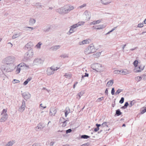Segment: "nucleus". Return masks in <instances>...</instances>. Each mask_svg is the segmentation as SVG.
I'll use <instances>...</instances> for the list:
<instances>
[{"instance_id": "cd10ccee", "label": "nucleus", "mask_w": 146, "mask_h": 146, "mask_svg": "<svg viewBox=\"0 0 146 146\" xmlns=\"http://www.w3.org/2000/svg\"><path fill=\"white\" fill-rule=\"evenodd\" d=\"M51 26L50 25H48L44 28V31H48L50 28Z\"/></svg>"}, {"instance_id": "20e7f679", "label": "nucleus", "mask_w": 146, "mask_h": 146, "mask_svg": "<svg viewBox=\"0 0 146 146\" xmlns=\"http://www.w3.org/2000/svg\"><path fill=\"white\" fill-rule=\"evenodd\" d=\"M7 110L5 109H3L2 111L1 115H2L0 119V122H1L5 121L7 119L8 115L6 112Z\"/></svg>"}, {"instance_id": "e2e57ef3", "label": "nucleus", "mask_w": 146, "mask_h": 146, "mask_svg": "<svg viewBox=\"0 0 146 146\" xmlns=\"http://www.w3.org/2000/svg\"><path fill=\"white\" fill-rule=\"evenodd\" d=\"M129 105V104L128 102H126L125 103L124 106L126 108L127 107V106Z\"/></svg>"}, {"instance_id": "680f3d73", "label": "nucleus", "mask_w": 146, "mask_h": 146, "mask_svg": "<svg viewBox=\"0 0 146 146\" xmlns=\"http://www.w3.org/2000/svg\"><path fill=\"white\" fill-rule=\"evenodd\" d=\"M21 105H22L23 106H24L25 107L26 106V105H25V102L24 100H23L22 102V104Z\"/></svg>"}, {"instance_id": "a19ab883", "label": "nucleus", "mask_w": 146, "mask_h": 146, "mask_svg": "<svg viewBox=\"0 0 146 146\" xmlns=\"http://www.w3.org/2000/svg\"><path fill=\"white\" fill-rule=\"evenodd\" d=\"M41 43L40 42H39L36 46L37 48H40L41 47Z\"/></svg>"}, {"instance_id": "39448f33", "label": "nucleus", "mask_w": 146, "mask_h": 146, "mask_svg": "<svg viewBox=\"0 0 146 146\" xmlns=\"http://www.w3.org/2000/svg\"><path fill=\"white\" fill-rule=\"evenodd\" d=\"M7 69L5 65H2L0 67V76L4 77L5 76L4 72H8L7 71Z\"/></svg>"}, {"instance_id": "4c0bfd02", "label": "nucleus", "mask_w": 146, "mask_h": 146, "mask_svg": "<svg viewBox=\"0 0 146 146\" xmlns=\"http://www.w3.org/2000/svg\"><path fill=\"white\" fill-rule=\"evenodd\" d=\"M21 70V68H20V67H19V66H17V68L16 70V72L17 74H18L20 72Z\"/></svg>"}, {"instance_id": "37998d69", "label": "nucleus", "mask_w": 146, "mask_h": 146, "mask_svg": "<svg viewBox=\"0 0 146 146\" xmlns=\"http://www.w3.org/2000/svg\"><path fill=\"white\" fill-rule=\"evenodd\" d=\"M114 73L115 74H120L121 70H115L114 71Z\"/></svg>"}, {"instance_id": "393cba45", "label": "nucleus", "mask_w": 146, "mask_h": 146, "mask_svg": "<svg viewBox=\"0 0 146 146\" xmlns=\"http://www.w3.org/2000/svg\"><path fill=\"white\" fill-rule=\"evenodd\" d=\"M101 3L104 5H107L109 4L111 2L107 1V0H101Z\"/></svg>"}, {"instance_id": "b1692460", "label": "nucleus", "mask_w": 146, "mask_h": 146, "mask_svg": "<svg viewBox=\"0 0 146 146\" xmlns=\"http://www.w3.org/2000/svg\"><path fill=\"white\" fill-rule=\"evenodd\" d=\"M144 76V75H143L141 76H138L136 77H135V79L137 82H139Z\"/></svg>"}, {"instance_id": "412c9836", "label": "nucleus", "mask_w": 146, "mask_h": 146, "mask_svg": "<svg viewBox=\"0 0 146 146\" xmlns=\"http://www.w3.org/2000/svg\"><path fill=\"white\" fill-rule=\"evenodd\" d=\"M128 74V72L126 70H121L120 74L126 75Z\"/></svg>"}, {"instance_id": "6ab92c4d", "label": "nucleus", "mask_w": 146, "mask_h": 146, "mask_svg": "<svg viewBox=\"0 0 146 146\" xmlns=\"http://www.w3.org/2000/svg\"><path fill=\"white\" fill-rule=\"evenodd\" d=\"M114 81L113 80H111L109 81L106 84V86L108 87L111 86L113 84Z\"/></svg>"}, {"instance_id": "49530a36", "label": "nucleus", "mask_w": 146, "mask_h": 146, "mask_svg": "<svg viewBox=\"0 0 146 146\" xmlns=\"http://www.w3.org/2000/svg\"><path fill=\"white\" fill-rule=\"evenodd\" d=\"M107 122H104L101 125V127H103L105 126L108 127V125H107Z\"/></svg>"}, {"instance_id": "0e129e2a", "label": "nucleus", "mask_w": 146, "mask_h": 146, "mask_svg": "<svg viewBox=\"0 0 146 146\" xmlns=\"http://www.w3.org/2000/svg\"><path fill=\"white\" fill-rule=\"evenodd\" d=\"M146 112V110L145 109H144L143 110L141 111V113L142 114H143L145 113Z\"/></svg>"}, {"instance_id": "a18cd8bd", "label": "nucleus", "mask_w": 146, "mask_h": 146, "mask_svg": "<svg viewBox=\"0 0 146 146\" xmlns=\"http://www.w3.org/2000/svg\"><path fill=\"white\" fill-rule=\"evenodd\" d=\"M86 3H84L82 5L79 6L78 8L82 9L84 7H86Z\"/></svg>"}, {"instance_id": "58836bf2", "label": "nucleus", "mask_w": 146, "mask_h": 146, "mask_svg": "<svg viewBox=\"0 0 146 146\" xmlns=\"http://www.w3.org/2000/svg\"><path fill=\"white\" fill-rule=\"evenodd\" d=\"M123 90L121 89H119L117 91L115 92V94L116 95L118 94H119L121 92H122Z\"/></svg>"}, {"instance_id": "c03bdc74", "label": "nucleus", "mask_w": 146, "mask_h": 146, "mask_svg": "<svg viewBox=\"0 0 146 146\" xmlns=\"http://www.w3.org/2000/svg\"><path fill=\"white\" fill-rule=\"evenodd\" d=\"M20 81L16 79H14L12 82L13 84L18 83H19Z\"/></svg>"}, {"instance_id": "4468645a", "label": "nucleus", "mask_w": 146, "mask_h": 146, "mask_svg": "<svg viewBox=\"0 0 146 146\" xmlns=\"http://www.w3.org/2000/svg\"><path fill=\"white\" fill-rule=\"evenodd\" d=\"M89 39H87L84 40L80 42H79V45H81L82 44H87L88 43H89Z\"/></svg>"}, {"instance_id": "1a4fd4ad", "label": "nucleus", "mask_w": 146, "mask_h": 146, "mask_svg": "<svg viewBox=\"0 0 146 146\" xmlns=\"http://www.w3.org/2000/svg\"><path fill=\"white\" fill-rule=\"evenodd\" d=\"M44 127V126L42 123L38 124L37 126L35 127V129L37 131L41 130Z\"/></svg>"}, {"instance_id": "aec40b11", "label": "nucleus", "mask_w": 146, "mask_h": 146, "mask_svg": "<svg viewBox=\"0 0 146 146\" xmlns=\"http://www.w3.org/2000/svg\"><path fill=\"white\" fill-rule=\"evenodd\" d=\"M141 66H139L137 67H135V68L134 70V71L135 72H139L141 71L142 70H141V69L140 68Z\"/></svg>"}, {"instance_id": "774afa93", "label": "nucleus", "mask_w": 146, "mask_h": 146, "mask_svg": "<svg viewBox=\"0 0 146 146\" xmlns=\"http://www.w3.org/2000/svg\"><path fill=\"white\" fill-rule=\"evenodd\" d=\"M130 104L129 105V107H131L134 105V103H133V101H131L130 103Z\"/></svg>"}, {"instance_id": "3c124183", "label": "nucleus", "mask_w": 146, "mask_h": 146, "mask_svg": "<svg viewBox=\"0 0 146 146\" xmlns=\"http://www.w3.org/2000/svg\"><path fill=\"white\" fill-rule=\"evenodd\" d=\"M33 146H40L41 144L39 143H35L33 144Z\"/></svg>"}, {"instance_id": "bb28decb", "label": "nucleus", "mask_w": 146, "mask_h": 146, "mask_svg": "<svg viewBox=\"0 0 146 146\" xmlns=\"http://www.w3.org/2000/svg\"><path fill=\"white\" fill-rule=\"evenodd\" d=\"M34 6L37 7L38 8H41L42 5L40 3H36L35 5Z\"/></svg>"}, {"instance_id": "423d86ee", "label": "nucleus", "mask_w": 146, "mask_h": 146, "mask_svg": "<svg viewBox=\"0 0 146 146\" xmlns=\"http://www.w3.org/2000/svg\"><path fill=\"white\" fill-rule=\"evenodd\" d=\"M33 53L32 51H30L25 53V58L26 60H28L31 58L33 56Z\"/></svg>"}, {"instance_id": "6e6d98bb", "label": "nucleus", "mask_w": 146, "mask_h": 146, "mask_svg": "<svg viewBox=\"0 0 146 146\" xmlns=\"http://www.w3.org/2000/svg\"><path fill=\"white\" fill-rule=\"evenodd\" d=\"M90 145V143H87L82 145L81 146H88Z\"/></svg>"}, {"instance_id": "a211bd4d", "label": "nucleus", "mask_w": 146, "mask_h": 146, "mask_svg": "<svg viewBox=\"0 0 146 146\" xmlns=\"http://www.w3.org/2000/svg\"><path fill=\"white\" fill-rule=\"evenodd\" d=\"M84 92L83 91H82L78 93L77 96L76 98L78 100L80 99L81 97L84 94Z\"/></svg>"}, {"instance_id": "4d7b16f0", "label": "nucleus", "mask_w": 146, "mask_h": 146, "mask_svg": "<svg viewBox=\"0 0 146 146\" xmlns=\"http://www.w3.org/2000/svg\"><path fill=\"white\" fill-rule=\"evenodd\" d=\"M115 93V90H114V88H112L111 90V94L112 95H113Z\"/></svg>"}, {"instance_id": "72a5a7b5", "label": "nucleus", "mask_w": 146, "mask_h": 146, "mask_svg": "<svg viewBox=\"0 0 146 146\" xmlns=\"http://www.w3.org/2000/svg\"><path fill=\"white\" fill-rule=\"evenodd\" d=\"M84 13L86 16V18L88 19H90V17L88 11H85Z\"/></svg>"}, {"instance_id": "2f4dec72", "label": "nucleus", "mask_w": 146, "mask_h": 146, "mask_svg": "<svg viewBox=\"0 0 146 146\" xmlns=\"http://www.w3.org/2000/svg\"><path fill=\"white\" fill-rule=\"evenodd\" d=\"M14 143V141H10L6 144L5 146H12Z\"/></svg>"}, {"instance_id": "6e6552de", "label": "nucleus", "mask_w": 146, "mask_h": 146, "mask_svg": "<svg viewBox=\"0 0 146 146\" xmlns=\"http://www.w3.org/2000/svg\"><path fill=\"white\" fill-rule=\"evenodd\" d=\"M55 68H54L52 67L47 68V74L48 75H50L54 73V71H55Z\"/></svg>"}, {"instance_id": "4be33fe9", "label": "nucleus", "mask_w": 146, "mask_h": 146, "mask_svg": "<svg viewBox=\"0 0 146 146\" xmlns=\"http://www.w3.org/2000/svg\"><path fill=\"white\" fill-rule=\"evenodd\" d=\"M70 112V110L68 108H66L64 111L65 115V117H66L68 114Z\"/></svg>"}, {"instance_id": "c9c22d12", "label": "nucleus", "mask_w": 146, "mask_h": 146, "mask_svg": "<svg viewBox=\"0 0 146 146\" xmlns=\"http://www.w3.org/2000/svg\"><path fill=\"white\" fill-rule=\"evenodd\" d=\"M18 66V67L19 66L20 67H22L23 66H26L27 67H29V66H27L24 63H21V64H19Z\"/></svg>"}, {"instance_id": "69168bd1", "label": "nucleus", "mask_w": 146, "mask_h": 146, "mask_svg": "<svg viewBox=\"0 0 146 146\" xmlns=\"http://www.w3.org/2000/svg\"><path fill=\"white\" fill-rule=\"evenodd\" d=\"M101 52H98L96 53V54L97 55V57H99L100 56V55H101Z\"/></svg>"}, {"instance_id": "5fc2aeb1", "label": "nucleus", "mask_w": 146, "mask_h": 146, "mask_svg": "<svg viewBox=\"0 0 146 146\" xmlns=\"http://www.w3.org/2000/svg\"><path fill=\"white\" fill-rule=\"evenodd\" d=\"M95 67H97L101 68L102 67V65L100 64H95Z\"/></svg>"}, {"instance_id": "8fccbe9b", "label": "nucleus", "mask_w": 146, "mask_h": 146, "mask_svg": "<svg viewBox=\"0 0 146 146\" xmlns=\"http://www.w3.org/2000/svg\"><path fill=\"white\" fill-rule=\"evenodd\" d=\"M103 99H104V97H100L99 98H98L97 99L96 101L97 102H100L102 100H103Z\"/></svg>"}, {"instance_id": "e433bc0d", "label": "nucleus", "mask_w": 146, "mask_h": 146, "mask_svg": "<svg viewBox=\"0 0 146 146\" xmlns=\"http://www.w3.org/2000/svg\"><path fill=\"white\" fill-rule=\"evenodd\" d=\"M90 137V136L86 135H82L81 136V138L82 139H87Z\"/></svg>"}, {"instance_id": "9b49d317", "label": "nucleus", "mask_w": 146, "mask_h": 146, "mask_svg": "<svg viewBox=\"0 0 146 146\" xmlns=\"http://www.w3.org/2000/svg\"><path fill=\"white\" fill-rule=\"evenodd\" d=\"M22 95L23 98L26 100L29 99L31 97L30 94L27 92H24L22 94Z\"/></svg>"}, {"instance_id": "9d476101", "label": "nucleus", "mask_w": 146, "mask_h": 146, "mask_svg": "<svg viewBox=\"0 0 146 146\" xmlns=\"http://www.w3.org/2000/svg\"><path fill=\"white\" fill-rule=\"evenodd\" d=\"M57 112L55 108H52L50 109L49 115L50 116H54Z\"/></svg>"}, {"instance_id": "13d9d810", "label": "nucleus", "mask_w": 146, "mask_h": 146, "mask_svg": "<svg viewBox=\"0 0 146 146\" xmlns=\"http://www.w3.org/2000/svg\"><path fill=\"white\" fill-rule=\"evenodd\" d=\"M143 23H140L138 24L137 27H142L143 26Z\"/></svg>"}, {"instance_id": "603ef678", "label": "nucleus", "mask_w": 146, "mask_h": 146, "mask_svg": "<svg viewBox=\"0 0 146 146\" xmlns=\"http://www.w3.org/2000/svg\"><path fill=\"white\" fill-rule=\"evenodd\" d=\"M117 27H115L114 28H113L112 30H111L110 31H109L108 33H107L106 34V35H108L109 34V33H110L111 32H112L113 31H114L115 28H116Z\"/></svg>"}, {"instance_id": "f3484780", "label": "nucleus", "mask_w": 146, "mask_h": 146, "mask_svg": "<svg viewBox=\"0 0 146 146\" xmlns=\"http://www.w3.org/2000/svg\"><path fill=\"white\" fill-rule=\"evenodd\" d=\"M22 34V33H18L15 34L14 35L12 36V38L13 39H15L17 38L18 37L20 36Z\"/></svg>"}, {"instance_id": "5701e85b", "label": "nucleus", "mask_w": 146, "mask_h": 146, "mask_svg": "<svg viewBox=\"0 0 146 146\" xmlns=\"http://www.w3.org/2000/svg\"><path fill=\"white\" fill-rule=\"evenodd\" d=\"M101 20H98L96 21H93L90 23V25H95L97 24H99L101 22Z\"/></svg>"}, {"instance_id": "c85d7f7f", "label": "nucleus", "mask_w": 146, "mask_h": 146, "mask_svg": "<svg viewBox=\"0 0 146 146\" xmlns=\"http://www.w3.org/2000/svg\"><path fill=\"white\" fill-rule=\"evenodd\" d=\"M115 113V114L117 116H119L122 113L121 112L120 110L119 109H118L116 110Z\"/></svg>"}, {"instance_id": "dca6fc26", "label": "nucleus", "mask_w": 146, "mask_h": 146, "mask_svg": "<svg viewBox=\"0 0 146 146\" xmlns=\"http://www.w3.org/2000/svg\"><path fill=\"white\" fill-rule=\"evenodd\" d=\"M35 20L33 18H31L29 19V24L31 25H33L35 23Z\"/></svg>"}, {"instance_id": "f03ea898", "label": "nucleus", "mask_w": 146, "mask_h": 146, "mask_svg": "<svg viewBox=\"0 0 146 146\" xmlns=\"http://www.w3.org/2000/svg\"><path fill=\"white\" fill-rule=\"evenodd\" d=\"M73 6H71L69 5L64 6L56 10V11L60 14H65L68 13L71 10L74 9Z\"/></svg>"}, {"instance_id": "79ce46f5", "label": "nucleus", "mask_w": 146, "mask_h": 146, "mask_svg": "<svg viewBox=\"0 0 146 146\" xmlns=\"http://www.w3.org/2000/svg\"><path fill=\"white\" fill-rule=\"evenodd\" d=\"M138 61H137V60H135L133 62V64L134 66L135 67H136L137 66V64H138Z\"/></svg>"}, {"instance_id": "7c9ffc66", "label": "nucleus", "mask_w": 146, "mask_h": 146, "mask_svg": "<svg viewBox=\"0 0 146 146\" xmlns=\"http://www.w3.org/2000/svg\"><path fill=\"white\" fill-rule=\"evenodd\" d=\"M66 78H71L72 76L71 74L69 73H65V74L64 76Z\"/></svg>"}, {"instance_id": "c756f323", "label": "nucleus", "mask_w": 146, "mask_h": 146, "mask_svg": "<svg viewBox=\"0 0 146 146\" xmlns=\"http://www.w3.org/2000/svg\"><path fill=\"white\" fill-rule=\"evenodd\" d=\"M69 121L68 120H65L64 121L62 122V126L63 127H65L66 125L67 124V122Z\"/></svg>"}, {"instance_id": "f704fd0d", "label": "nucleus", "mask_w": 146, "mask_h": 146, "mask_svg": "<svg viewBox=\"0 0 146 146\" xmlns=\"http://www.w3.org/2000/svg\"><path fill=\"white\" fill-rule=\"evenodd\" d=\"M98 27L96 28H94L96 29H97V30H100V29H103V28H104L105 27L104 25H100L99 26H98Z\"/></svg>"}, {"instance_id": "473e14b6", "label": "nucleus", "mask_w": 146, "mask_h": 146, "mask_svg": "<svg viewBox=\"0 0 146 146\" xmlns=\"http://www.w3.org/2000/svg\"><path fill=\"white\" fill-rule=\"evenodd\" d=\"M60 56L62 58H68L69 57V55L68 54H62Z\"/></svg>"}, {"instance_id": "f8f14e48", "label": "nucleus", "mask_w": 146, "mask_h": 146, "mask_svg": "<svg viewBox=\"0 0 146 146\" xmlns=\"http://www.w3.org/2000/svg\"><path fill=\"white\" fill-rule=\"evenodd\" d=\"M84 23V22H79L77 24L72 25L70 27L72 28L73 29H74L78 27V26H80L82 25H83Z\"/></svg>"}, {"instance_id": "2eb2a0df", "label": "nucleus", "mask_w": 146, "mask_h": 146, "mask_svg": "<svg viewBox=\"0 0 146 146\" xmlns=\"http://www.w3.org/2000/svg\"><path fill=\"white\" fill-rule=\"evenodd\" d=\"M60 45L53 46L51 48V49L53 51H56L60 48Z\"/></svg>"}, {"instance_id": "7ed1b4c3", "label": "nucleus", "mask_w": 146, "mask_h": 146, "mask_svg": "<svg viewBox=\"0 0 146 146\" xmlns=\"http://www.w3.org/2000/svg\"><path fill=\"white\" fill-rule=\"evenodd\" d=\"M96 49L92 44L86 48L84 50V53L86 54H90L91 53L95 52Z\"/></svg>"}, {"instance_id": "0eeeda50", "label": "nucleus", "mask_w": 146, "mask_h": 146, "mask_svg": "<svg viewBox=\"0 0 146 146\" xmlns=\"http://www.w3.org/2000/svg\"><path fill=\"white\" fill-rule=\"evenodd\" d=\"M43 61L41 58H36L33 61V64L34 65H39L40 64H42Z\"/></svg>"}, {"instance_id": "052dcab7", "label": "nucleus", "mask_w": 146, "mask_h": 146, "mask_svg": "<svg viewBox=\"0 0 146 146\" xmlns=\"http://www.w3.org/2000/svg\"><path fill=\"white\" fill-rule=\"evenodd\" d=\"M105 94L106 95H108V88H106L105 92Z\"/></svg>"}, {"instance_id": "bf43d9fd", "label": "nucleus", "mask_w": 146, "mask_h": 146, "mask_svg": "<svg viewBox=\"0 0 146 146\" xmlns=\"http://www.w3.org/2000/svg\"><path fill=\"white\" fill-rule=\"evenodd\" d=\"M93 69L98 72H100V70L98 68H93Z\"/></svg>"}, {"instance_id": "338daca9", "label": "nucleus", "mask_w": 146, "mask_h": 146, "mask_svg": "<svg viewBox=\"0 0 146 146\" xmlns=\"http://www.w3.org/2000/svg\"><path fill=\"white\" fill-rule=\"evenodd\" d=\"M141 66V67L140 68L141 69V70H143L144 69V67H145L144 66L142 65H141V66Z\"/></svg>"}, {"instance_id": "de8ad7c7", "label": "nucleus", "mask_w": 146, "mask_h": 146, "mask_svg": "<svg viewBox=\"0 0 146 146\" xmlns=\"http://www.w3.org/2000/svg\"><path fill=\"white\" fill-rule=\"evenodd\" d=\"M89 76V74L88 73H85V75H82V79H81V80H82V79L84 77H88Z\"/></svg>"}, {"instance_id": "ddd939ff", "label": "nucleus", "mask_w": 146, "mask_h": 146, "mask_svg": "<svg viewBox=\"0 0 146 146\" xmlns=\"http://www.w3.org/2000/svg\"><path fill=\"white\" fill-rule=\"evenodd\" d=\"M33 46L32 43L30 42L27 43L25 46V48H27V49H31Z\"/></svg>"}, {"instance_id": "ea45409f", "label": "nucleus", "mask_w": 146, "mask_h": 146, "mask_svg": "<svg viewBox=\"0 0 146 146\" xmlns=\"http://www.w3.org/2000/svg\"><path fill=\"white\" fill-rule=\"evenodd\" d=\"M73 32H74V29H73L71 27L70 30H69V32L67 34L68 35H70Z\"/></svg>"}, {"instance_id": "f257e3e1", "label": "nucleus", "mask_w": 146, "mask_h": 146, "mask_svg": "<svg viewBox=\"0 0 146 146\" xmlns=\"http://www.w3.org/2000/svg\"><path fill=\"white\" fill-rule=\"evenodd\" d=\"M16 60L15 57L12 56H9L6 57L5 59V62L7 69L8 72H11L13 71L16 67L15 62Z\"/></svg>"}, {"instance_id": "09e8293b", "label": "nucleus", "mask_w": 146, "mask_h": 146, "mask_svg": "<svg viewBox=\"0 0 146 146\" xmlns=\"http://www.w3.org/2000/svg\"><path fill=\"white\" fill-rule=\"evenodd\" d=\"M124 98L122 97L121 98L120 100L119 101V103L121 104H122L123 103L124 101Z\"/></svg>"}, {"instance_id": "864d4df0", "label": "nucleus", "mask_w": 146, "mask_h": 146, "mask_svg": "<svg viewBox=\"0 0 146 146\" xmlns=\"http://www.w3.org/2000/svg\"><path fill=\"white\" fill-rule=\"evenodd\" d=\"M72 130L71 129H69L67 130H66V133H70L72 131Z\"/></svg>"}, {"instance_id": "a878e982", "label": "nucleus", "mask_w": 146, "mask_h": 146, "mask_svg": "<svg viewBox=\"0 0 146 146\" xmlns=\"http://www.w3.org/2000/svg\"><path fill=\"white\" fill-rule=\"evenodd\" d=\"M25 107L21 105V107L19 109V111L22 112H23L25 109Z\"/></svg>"}]
</instances>
